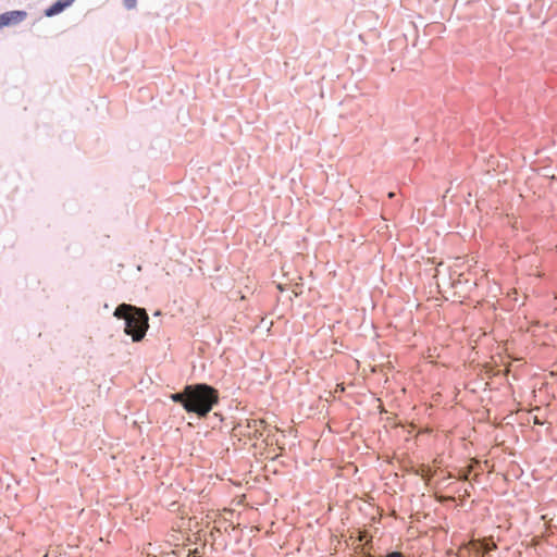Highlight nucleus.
Segmentation results:
<instances>
[{
    "instance_id": "1",
    "label": "nucleus",
    "mask_w": 557,
    "mask_h": 557,
    "mask_svg": "<svg viewBox=\"0 0 557 557\" xmlns=\"http://www.w3.org/2000/svg\"><path fill=\"white\" fill-rule=\"evenodd\" d=\"M188 400L185 411L195 413L198 418H206L219 403V392L207 383L186 385Z\"/></svg>"
},
{
    "instance_id": "2",
    "label": "nucleus",
    "mask_w": 557,
    "mask_h": 557,
    "mask_svg": "<svg viewBox=\"0 0 557 557\" xmlns=\"http://www.w3.org/2000/svg\"><path fill=\"white\" fill-rule=\"evenodd\" d=\"M113 315L124 320V331L134 342H140L145 337L148 329V314L145 309L121 304L115 308Z\"/></svg>"
},
{
    "instance_id": "3",
    "label": "nucleus",
    "mask_w": 557,
    "mask_h": 557,
    "mask_svg": "<svg viewBox=\"0 0 557 557\" xmlns=\"http://www.w3.org/2000/svg\"><path fill=\"white\" fill-rule=\"evenodd\" d=\"M27 16L25 11L14 10L0 14V29L4 26L17 25Z\"/></svg>"
},
{
    "instance_id": "4",
    "label": "nucleus",
    "mask_w": 557,
    "mask_h": 557,
    "mask_svg": "<svg viewBox=\"0 0 557 557\" xmlns=\"http://www.w3.org/2000/svg\"><path fill=\"white\" fill-rule=\"evenodd\" d=\"M74 1L75 0H57L53 4L46 9L45 15L48 17L58 15L66 8L71 7Z\"/></svg>"
},
{
    "instance_id": "5",
    "label": "nucleus",
    "mask_w": 557,
    "mask_h": 557,
    "mask_svg": "<svg viewBox=\"0 0 557 557\" xmlns=\"http://www.w3.org/2000/svg\"><path fill=\"white\" fill-rule=\"evenodd\" d=\"M170 399L176 404H180L185 409V405L188 400L186 386L183 388V391L171 394Z\"/></svg>"
},
{
    "instance_id": "6",
    "label": "nucleus",
    "mask_w": 557,
    "mask_h": 557,
    "mask_svg": "<svg viewBox=\"0 0 557 557\" xmlns=\"http://www.w3.org/2000/svg\"><path fill=\"white\" fill-rule=\"evenodd\" d=\"M123 5L126 10H134L137 7V0H123Z\"/></svg>"
},
{
    "instance_id": "7",
    "label": "nucleus",
    "mask_w": 557,
    "mask_h": 557,
    "mask_svg": "<svg viewBox=\"0 0 557 557\" xmlns=\"http://www.w3.org/2000/svg\"><path fill=\"white\" fill-rule=\"evenodd\" d=\"M386 557H404L400 552L394 550L386 555Z\"/></svg>"
},
{
    "instance_id": "8",
    "label": "nucleus",
    "mask_w": 557,
    "mask_h": 557,
    "mask_svg": "<svg viewBox=\"0 0 557 557\" xmlns=\"http://www.w3.org/2000/svg\"><path fill=\"white\" fill-rule=\"evenodd\" d=\"M468 474H469V471H467V472H466L461 478H462L463 480H467V479H468Z\"/></svg>"
},
{
    "instance_id": "9",
    "label": "nucleus",
    "mask_w": 557,
    "mask_h": 557,
    "mask_svg": "<svg viewBox=\"0 0 557 557\" xmlns=\"http://www.w3.org/2000/svg\"><path fill=\"white\" fill-rule=\"evenodd\" d=\"M394 196H395V193H394V191L388 193V197H389V198H393Z\"/></svg>"
},
{
    "instance_id": "10",
    "label": "nucleus",
    "mask_w": 557,
    "mask_h": 557,
    "mask_svg": "<svg viewBox=\"0 0 557 557\" xmlns=\"http://www.w3.org/2000/svg\"><path fill=\"white\" fill-rule=\"evenodd\" d=\"M366 557H374V556H372V555L368 554Z\"/></svg>"
}]
</instances>
